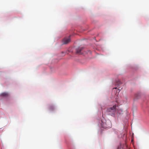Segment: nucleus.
I'll list each match as a JSON object with an SVG mask.
<instances>
[{
	"instance_id": "f257e3e1",
	"label": "nucleus",
	"mask_w": 149,
	"mask_h": 149,
	"mask_svg": "<svg viewBox=\"0 0 149 149\" xmlns=\"http://www.w3.org/2000/svg\"><path fill=\"white\" fill-rule=\"evenodd\" d=\"M102 120L101 125L102 127L104 128H107L111 127V122L109 120L105 121Z\"/></svg>"
},
{
	"instance_id": "6e6552de",
	"label": "nucleus",
	"mask_w": 149,
	"mask_h": 149,
	"mask_svg": "<svg viewBox=\"0 0 149 149\" xmlns=\"http://www.w3.org/2000/svg\"><path fill=\"white\" fill-rule=\"evenodd\" d=\"M121 148V146H120V148H119V147L118 148V149H120V148Z\"/></svg>"
},
{
	"instance_id": "7ed1b4c3",
	"label": "nucleus",
	"mask_w": 149,
	"mask_h": 149,
	"mask_svg": "<svg viewBox=\"0 0 149 149\" xmlns=\"http://www.w3.org/2000/svg\"><path fill=\"white\" fill-rule=\"evenodd\" d=\"M70 40L69 37L65 38L63 39V44H66L70 42Z\"/></svg>"
},
{
	"instance_id": "f03ea898",
	"label": "nucleus",
	"mask_w": 149,
	"mask_h": 149,
	"mask_svg": "<svg viewBox=\"0 0 149 149\" xmlns=\"http://www.w3.org/2000/svg\"><path fill=\"white\" fill-rule=\"evenodd\" d=\"M116 105L113 106V107L107 108V111L109 113V114L111 116H113L114 115L116 111Z\"/></svg>"
},
{
	"instance_id": "423d86ee",
	"label": "nucleus",
	"mask_w": 149,
	"mask_h": 149,
	"mask_svg": "<svg viewBox=\"0 0 149 149\" xmlns=\"http://www.w3.org/2000/svg\"><path fill=\"white\" fill-rule=\"evenodd\" d=\"M116 84L117 85V86H119L122 84L121 82L118 79H116Z\"/></svg>"
},
{
	"instance_id": "1a4fd4ad",
	"label": "nucleus",
	"mask_w": 149,
	"mask_h": 149,
	"mask_svg": "<svg viewBox=\"0 0 149 149\" xmlns=\"http://www.w3.org/2000/svg\"><path fill=\"white\" fill-rule=\"evenodd\" d=\"M117 88H113V89H116Z\"/></svg>"
},
{
	"instance_id": "39448f33",
	"label": "nucleus",
	"mask_w": 149,
	"mask_h": 149,
	"mask_svg": "<svg viewBox=\"0 0 149 149\" xmlns=\"http://www.w3.org/2000/svg\"><path fill=\"white\" fill-rule=\"evenodd\" d=\"M0 95L2 97H7L9 96V94L7 93L3 92L1 93Z\"/></svg>"
},
{
	"instance_id": "20e7f679",
	"label": "nucleus",
	"mask_w": 149,
	"mask_h": 149,
	"mask_svg": "<svg viewBox=\"0 0 149 149\" xmlns=\"http://www.w3.org/2000/svg\"><path fill=\"white\" fill-rule=\"evenodd\" d=\"M83 48V47H79L76 49V53L77 54H81L82 53L81 52V51H82Z\"/></svg>"
},
{
	"instance_id": "0eeeda50",
	"label": "nucleus",
	"mask_w": 149,
	"mask_h": 149,
	"mask_svg": "<svg viewBox=\"0 0 149 149\" xmlns=\"http://www.w3.org/2000/svg\"><path fill=\"white\" fill-rule=\"evenodd\" d=\"M49 109H50L52 110L54 109V107L53 106H50L49 107Z\"/></svg>"
}]
</instances>
